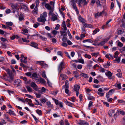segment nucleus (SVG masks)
I'll return each instance as SVG.
<instances>
[{"instance_id": "nucleus-22", "label": "nucleus", "mask_w": 125, "mask_h": 125, "mask_svg": "<svg viewBox=\"0 0 125 125\" xmlns=\"http://www.w3.org/2000/svg\"><path fill=\"white\" fill-rule=\"evenodd\" d=\"M66 31H60V32L61 33V36L63 35V36H66L67 35V34L66 33Z\"/></svg>"}, {"instance_id": "nucleus-40", "label": "nucleus", "mask_w": 125, "mask_h": 125, "mask_svg": "<svg viewBox=\"0 0 125 125\" xmlns=\"http://www.w3.org/2000/svg\"><path fill=\"white\" fill-rule=\"evenodd\" d=\"M84 56L85 58H87L88 59H90L91 58V56L90 55L85 54L84 55Z\"/></svg>"}, {"instance_id": "nucleus-50", "label": "nucleus", "mask_w": 125, "mask_h": 125, "mask_svg": "<svg viewBox=\"0 0 125 125\" xmlns=\"http://www.w3.org/2000/svg\"><path fill=\"white\" fill-rule=\"evenodd\" d=\"M116 75L119 78H121L122 76V73H118Z\"/></svg>"}, {"instance_id": "nucleus-48", "label": "nucleus", "mask_w": 125, "mask_h": 125, "mask_svg": "<svg viewBox=\"0 0 125 125\" xmlns=\"http://www.w3.org/2000/svg\"><path fill=\"white\" fill-rule=\"evenodd\" d=\"M36 97L37 98H40L41 97V95L40 94L35 93Z\"/></svg>"}, {"instance_id": "nucleus-11", "label": "nucleus", "mask_w": 125, "mask_h": 125, "mask_svg": "<svg viewBox=\"0 0 125 125\" xmlns=\"http://www.w3.org/2000/svg\"><path fill=\"white\" fill-rule=\"evenodd\" d=\"M60 77L62 78V80H65L68 77V76L65 74H61L60 75Z\"/></svg>"}, {"instance_id": "nucleus-12", "label": "nucleus", "mask_w": 125, "mask_h": 125, "mask_svg": "<svg viewBox=\"0 0 125 125\" xmlns=\"http://www.w3.org/2000/svg\"><path fill=\"white\" fill-rule=\"evenodd\" d=\"M21 83V81L20 79H17L15 80L14 81V84L15 85H17L18 86L19 85V84Z\"/></svg>"}, {"instance_id": "nucleus-42", "label": "nucleus", "mask_w": 125, "mask_h": 125, "mask_svg": "<svg viewBox=\"0 0 125 125\" xmlns=\"http://www.w3.org/2000/svg\"><path fill=\"white\" fill-rule=\"evenodd\" d=\"M42 76L44 78L46 79L47 77L46 76L45 72H42Z\"/></svg>"}, {"instance_id": "nucleus-52", "label": "nucleus", "mask_w": 125, "mask_h": 125, "mask_svg": "<svg viewBox=\"0 0 125 125\" xmlns=\"http://www.w3.org/2000/svg\"><path fill=\"white\" fill-rule=\"evenodd\" d=\"M58 66L62 67H64V63L63 62H62Z\"/></svg>"}, {"instance_id": "nucleus-60", "label": "nucleus", "mask_w": 125, "mask_h": 125, "mask_svg": "<svg viewBox=\"0 0 125 125\" xmlns=\"http://www.w3.org/2000/svg\"><path fill=\"white\" fill-rule=\"evenodd\" d=\"M117 45L118 46L121 47L123 46V44L121 42H118Z\"/></svg>"}, {"instance_id": "nucleus-58", "label": "nucleus", "mask_w": 125, "mask_h": 125, "mask_svg": "<svg viewBox=\"0 0 125 125\" xmlns=\"http://www.w3.org/2000/svg\"><path fill=\"white\" fill-rule=\"evenodd\" d=\"M6 24L7 25L11 26L13 24L12 22H7Z\"/></svg>"}, {"instance_id": "nucleus-37", "label": "nucleus", "mask_w": 125, "mask_h": 125, "mask_svg": "<svg viewBox=\"0 0 125 125\" xmlns=\"http://www.w3.org/2000/svg\"><path fill=\"white\" fill-rule=\"evenodd\" d=\"M25 75L28 76L30 77L31 78L32 73L31 72H28L26 73H25Z\"/></svg>"}, {"instance_id": "nucleus-56", "label": "nucleus", "mask_w": 125, "mask_h": 125, "mask_svg": "<svg viewBox=\"0 0 125 125\" xmlns=\"http://www.w3.org/2000/svg\"><path fill=\"white\" fill-rule=\"evenodd\" d=\"M64 67H62L58 66V70L59 71V72H61V70L63 69V68H64Z\"/></svg>"}, {"instance_id": "nucleus-51", "label": "nucleus", "mask_w": 125, "mask_h": 125, "mask_svg": "<svg viewBox=\"0 0 125 125\" xmlns=\"http://www.w3.org/2000/svg\"><path fill=\"white\" fill-rule=\"evenodd\" d=\"M21 9H25L26 6L23 4V3H21Z\"/></svg>"}, {"instance_id": "nucleus-16", "label": "nucleus", "mask_w": 125, "mask_h": 125, "mask_svg": "<svg viewBox=\"0 0 125 125\" xmlns=\"http://www.w3.org/2000/svg\"><path fill=\"white\" fill-rule=\"evenodd\" d=\"M46 103L48 107L51 108L53 107V104H52L50 101H48L46 102Z\"/></svg>"}, {"instance_id": "nucleus-45", "label": "nucleus", "mask_w": 125, "mask_h": 125, "mask_svg": "<svg viewBox=\"0 0 125 125\" xmlns=\"http://www.w3.org/2000/svg\"><path fill=\"white\" fill-rule=\"evenodd\" d=\"M39 37L43 41H46L47 40V38H46L45 37H43L41 36L40 35H39Z\"/></svg>"}, {"instance_id": "nucleus-20", "label": "nucleus", "mask_w": 125, "mask_h": 125, "mask_svg": "<svg viewBox=\"0 0 125 125\" xmlns=\"http://www.w3.org/2000/svg\"><path fill=\"white\" fill-rule=\"evenodd\" d=\"M115 86L116 87L118 88L119 89H120L121 88V83H116L115 84Z\"/></svg>"}, {"instance_id": "nucleus-38", "label": "nucleus", "mask_w": 125, "mask_h": 125, "mask_svg": "<svg viewBox=\"0 0 125 125\" xmlns=\"http://www.w3.org/2000/svg\"><path fill=\"white\" fill-rule=\"evenodd\" d=\"M23 32H22V33L25 35V33H27L28 32V30L26 29H24L22 30Z\"/></svg>"}, {"instance_id": "nucleus-7", "label": "nucleus", "mask_w": 125, "mask_h": 125, "mask_svg": "<svg viewBox=\"0 0 125 125\" xmlns=\"http://www.w3.org/2000/svg\"><path fill=\"white\" fill-rule=\"evenodd\" d=\"M30 45L33 47H34L38 49V47L37 46L38 45V44L35 43V42H31V45Z\"/></svg>"}, {"instance_id": "nucleus-41", "label": "nucleus", "mask_w": 125, "mask_h": 125, "mask_svg": "<svg viewBox=\"0 0 125 125\" xmlns=\"http://www.w3.org/2000/svg\"><path fill=\"white\" fill-rule=\"evenodd\" d=\"M87 98L88 100H92L94 99V98L93 96L90 95L87 96Z\"/></svg>"}, {"instance_id": "nucleus-57", "label": "nucleus", "mask_w": 125, "mask_h": 125, "mask_svg": "<svg viewBox=\"0 0 125 125\" xmlns=\"http://www.w3.org/2000/svg\"><path fill=\"white\" fill-rule=\"evenodd\" d=\"M6 76L7 75L6 74H5L3 75V76L1 78H2L5 80L7 81V79H6Z\"/></svg>"}, {"instance_id": "nucleus-39", "label": "nucleus", "mask_w": 125, "mask_h": 125, "mask_svg": "<svg viewBox=\"0 0 125 125\" xmlns=\"http://www.w3.org/2000/svg\"><path fill=\"white\" fill-rule=\"evenodd\" d=\"M42 66L43 68H46L48 67V66L47 64L46 63H44V62L43 63V64L42 65Z\"/></svg>"}, {"instance_id": "nucleus-15", "label": "nucleus", "mask_w": 125, "mask_h": 125, "mask_svg": "<svg viewBox=\"0 0 125 125\" xmlns=\"http://www.w3.org/2000/svg\"><path fill=\"white\" fill-rule=\"evenodd\" d=\"M73 73L74 75V77L77 78L79 76V74L77 71H73Z\"/></svg>"}, {"instance_id": "nucleus-32", "label": "nucleus", "mask_w": 125, "mask_h": 125, "mask_svg": "<svg viewBox=\"0 0 125 125\" xmlns=\"http://www.w3.org/2000/svg\"><path fill=\"white\" fill-rule=\"evenodd\" d=\"M4 35H6L7 34H8V33H7L6 32H5V31L1 30H0V34L2 35L4 34Z\"/></svg>"}, {"instance_id": "nucleus-64", "label": "nucleus", "mask_w": 125, "mask_h": 125, "mask_svg": "<svg viewBox=\"0 0 125 125\" xmlns=\"http://www.w3.org/2000/svg\"><path fill=\"white\" fill-rule=\"evenodd\" d=\"M62 46L64 47H67L68 45L66 43H65L64 42L62 43Z\"/></svg>"}, {"instance_id": "nucleus-21", "label": "nucleus", "mask_w": 125, "mask_h": 125, "mask_svg": "<svg viewBox=\"0 0 125 125\" xmlns=\"http://www.w3.org/2000/svg\"><path fill=\"white\" fill-rule=\"evenodd\" d=\"M68 82L67 80H66L65 81V83L64 85V87L65 88L68 89L69 87L68 86Z\"/></svg>"}, {"instance_id": "nucleus-63", "label": "nucleus", "mask_w": 125, "mask_h": 125, "mask_svg": "<svg viewBox=\"0 0 125 125\" xmlns=\"http://www.w3.org/2000/svg\"><path fill=\"white\" fill-rule=\"evenodd\" d=\"M22 40L23 42H29V40H26V39L22 38Z\"/></svg>"}, {"instance_id": "nucleus-46", "label": "nucleus", "mask_w": 125, "mask_h": 125, "mask_svg": "<svg viewBox=\"0 0 125 125\" xmlns=\"http://www.w3.org/2000/svg\"><path fill=\"white\" fill-rule=\"evenodd\" d=\"M1 44H2L1 47L2 48H5V49L6 48L7 46H6V44L5 43H2Z\"/></svg>"}, {"instance_id": "nucleus-53", "label": "nucleus", "mask_w": 125, "mask_h": 125, "mask_svg": "<svg viewBox=\"0 0 125 125\" xmlns=\"http://www.w3.org/2000/svg\"><path fill=\"white\" fill-rule=\"evenodd\" d=\"M57 54L58 55H60L62 57V52L61 51H59L57 52Z\"/></svg>"}, {"instance_id": "nucleus-44", "label": "nucleus", "mask_w": 125, "mask_h": 125, "mask_svg": "<svg viewBox=\"0 0 125 125\" xmlns=\"http://www.w3.org/2000/svg\"><path fill=\"white\" fill-rule=\"evenodd\" d=\"M40 24L37 22L36 23L34 24L33 25V27L35 28H37L38 26H39Z\"/></svg>"}, {"instance_id": "nucleus-29", "label": "nucleus", "mask_w": 125, "mask_h": 125, "mask_svg": "<svg viewBox=\"0 0 125 125\" xmlns=\"http://www.w3.org/2000/svg\"><path fill=\"white\" fill-rule=\"evenodd\" d=\"M26 87L28 92H32V89L30 86H27Z\"/></svg>"}, {"instance_id": "nucleus-8", "label": "nucleus", "mask_w": 125, "mask_h": 125, "mask_svg": "<svg viewBox=\"0 0 125 125\" xmlns=\"http://www.w3.org/2000/svg\"><path fill=\"white\" fill-rule=\"evenodd\" d=\"M115 111L112 110H110L108 112V114L110 116H112L115 115Z\"/></svg>"}, {"instance_id": "nucleus-30", "label": "nucleus", "mask_w": 125, "mask_h": 125, "mask_svg": "<svg viewBox=\"0 0 125 125\" xmlns=\"http://www.w3.org/2000/svg\"><path fill=\"white\" fill-rule=\"evenodd\" d=\"M124 32V30H119L117 32V34L118 35L121 34H122Z\"/></svg>"}, {"instance_id": "nucleus-36", "label": "nucleus", "mask_w": 125, "mask_h": 125, "mask_svg": "<svg viewBox=\"0 0 125 125\" xmlns=\"http://www.w3.org/2000/svg\"><path fill=\"white\" fill-rule=\"evenodd\" d=\"M36 112L40 115H42V112L41 110L37 109L36 110Z\"/></svg>"}, {"instance_id": "nucleus-10", "label": "nucleus", "mask_w": 125, "mask_h": 125, "mask_svg": "<svg viewBox=\"0 0 125 125\" xmlns=\"http://www.w3.org/2000/svg\"><path fill=\"white\" fill-rule=\"evenodd\" d=\"M79 19L80 21L83 24L85 22V20L84 19L82 18L81 16H79Z\"/></svg>"}, {"instance_id": "nucleus-43", "label": "nucleus", "mask_w": 125, "mask_h": 125, "mask_svg": "<svg viewBox=\"0 0 125 125\" xmlns=\"http://www.w3.org/2000/svg\"><path fill=\"white\" fill-rule=\"evenodd\" d=\"M31 115H32V116L33 117L34 119L35 120V121L36 122H38V121L39 120H38V119L36 118V117L32 114Z\"/></svg>"}, {"instance_id": "nucleus-18", "label": "nucleus", "mask_w": 125, "mask_h": 125, "mask_svg": "<svg viewBox=\"0 0 125 125\" xmlns=\"http://www.w3.org/2000/svg\"><path fill=\"white\" fill-rule=\"evenodd\" d=\"M45 7L48 10H51L52 9L51 7L48 3L45 5Z\"/></svg>"}, {"instance_id": "nucleus-5", "label": "nucleus", "mask_w": 125, "mask_h": 125, "mask_svg": "<svg viewBox=\"0 0 125 125\" xmlns=\"http://www.w3.org/2000/svg\"><path fill=\"white\" fill-rule=\"evenodd\" d=\"M105 14V15H106V13L105 11L104 10L102 11L101 12H98L96 13L95 16V17L97 16H101L103 14Z\"/></svg>"}, {"instance_id": "nucleus-17", "label": "nucleus", "mask_w": 125, "mask_h": 125, "mask_svg": "<svg viewBox=\"0 0 125 125\" xmlns=\"http://www.w3.org/2000/svg\"><path fill=\"white\" fill-rule=\"evenodd\" d=\"M72 6L73 7V8L75 10L76 12L77 13L79 12V11L77 9L76 7V6L75 5V4H72Z\"/></svg>"}, {"instance_id": "nucleus-25", "label": "nucleus", "mask_w": 125, "mask_h": 125, "mask_svg": "<svg viewBox=\"0 0 125 125\" xmlns=\"http://www.w3.org/2000/svg\"><path fill=\"white\" fill-rule=\"evenodd\" d=\"M81 76L83 77H84L86 78H88V77L87 74H86L82 73L81 74Z\"/></svg>"}, {"instance_id": "nucleus-3", "label": "nucleus", "mask_w": 125, "mask_h": 125, "mask_svg": "<svg viewBox=\"0 0 125 125\" xmlns=\"http://www.w3.org/2000/svg\"><path fill=\"white\" fill-rule=\"evenodd\" d=\"M109 39V38L104 39L103 41L98 43V46H102L107 42L108 41Z\"/></svg>"}, {"instance_id": "nucleus-31", "label": "nucleus", "mask_w": 125, "mask_h": 125, "mask_svg": "<svg viewBox=\"0 0 125 125\" xmlns=\"http://www.w3.org/2000/svg\"><path fill=\"white\" fill-rule=\"evenodd\" d=\"M85 122V121L79 120L78 124L80 125H84Z\"/></svg>"}, {"instance_id": "nucleus-26", "label": "nucleus", "mask_w": 125, "mask_h": 125, "mask_svg": "<svg viewBox=\"0 0 125 125\" xmlns=\"http://www.w3.org/2000/svg\"><path fill=\"white\" fill-rule=\"evenodd\" d=\"M112 20V19H110L106 23V25L107 27H110L111 26V25L109 24V23Z\"/></svg>"}, {"instance_id": "nucleus-61", "label": "nucleus", "mask_w": 125, "mask_h": 125, "mask_svg": "<svg viewBox=\"0 0 125 125\" xmlns=\"http://www.w3.org/2000/svg\"><path fill=\"white\" fill-rule=\"evenodd\" d=\"M115 60L117 61V62H119L120 61V58L119 57H118L116 58Z\"/></svg>"}, {"instance_id": "nucleus-33", "label": "nucleus", "mask_w": 125, "mask_h": 125, "mask_svg": "<svg viewBox=\"0 0 125 125\" xmlns=\"http://www.w3.org/2000/svg\"><path fill=\"white\" fill-rule=\"evenodd\" d=\"M10 115H12L13 116H15L16 115L11 110H10L9 112L8 113Z\"/></svg>"}, {"instance_id": "nucleus-35", "label": "nucleus", "mask_w": 125, "mask_h": 125, "mask_svg": "<svg viewBox=\"0 0 125 125\" xmlns=\"http://www.w3.org/2000/svg\"><path fill=\"white\" fill-rule=\"evenodd\" d=\"M99 53L98 52H96V53H93L91 54V55L97 57L98 55L99 54Z\"/></svg>"}, {"instance_id": "nucleus-13", "label": "nucleus", "mask_w": 125, "mask_h": 125, "mask_svg": "<svg viewBox=\"0 0 125 125\" xmlns=\"http://www.w3.org/2000/svg\"><path fill=\"white\" fill-rule=\"evenodd\" d=\"M80 88V86L79 85H76L74 86V90L75 91L77 92L79 90Z\"/></svg>"}, {"instance_id": "nucleus-24", "label": "nucleus", "mask_w": 125, "mask_h": 125, "mask_svg": "<svg viewBox=\"0 0 125 125\" xmlns=\"http://www.w3.org/2000/svg\"><path fill=\"white\" fill-rule=\"evenodd\" d=\"M100 31L99 29L98 28H96L93 31V34L94 35L96 33L98 32H99Z\"/></svg>"}, {"instance_id": "nucleus-4", "label": "nucleus", "mask_w": 125, "mask_h": 125, "mask_svg": "<svg viewBox=\"0 0 125 125\" xmlns=\"http://www.w3.org/2000/svg\"><path fill=\"white\" fill-rule=\"evenodd\" d=\"M31 86L36 91L38 90V87L36 84L34 82H33L31 84Z\"/></svg>"}, {"instance_id": "nucleus-54", "label": "nucleus", "mask_w": 125, "mask_h": 125, "mask_svg": "<svg viewBox=\"0 0 125 125\" xmlns=\"http://www.w3.org/2000/svg\"><path fill=\"white\" fill-rule=\"evenodd\" d=\"M35 104L36 105H42V104L41 103H40L36 99L35 100Z\"/></svg>"}, {"instance_id": "nucleus-55", "label": "nucleus", "mask_w": 125, "mask_h": 125, "mask_svg": "<svg viewBox=\"0 0 125 125\" xmlns=\"http://www.w3.org/2000/svg\"><path fill=\"white\" fill-rule=\"evenodd\" d=\"M62 40L63 42H65L67 40V38L66 37H63Z\"/></svg>"}, {"instance_id": "nucleus-9", "label": "nucleus", "mask_w": 125, "mask_h": 125, "mask_svg": "<svg viewBox=\"0 0 125 125\" xmlns=\"http://www.w3.org/2000/svg\"><path fill=\"white\" fill-rule=\"evenodd\" d=\"M37 73H34L32 74L31 76V78L33 79H36L38 78ZM36 80L37 79H36Z\"/></svg>"}, {"instance_id": "nucleus-1", "label": "nucleus", "mask_w": 125, "mask_h": 125, "mask_svg": "<svg viewBox=\"0 0 125 125\" xmlns=\"http://www.w3.org/2000/svg\"><path fill=\"white\" fill-rule=\"evenodd\" d=\"M47 16V13L46 12H44L43 14H41L40 17L37 19V21L39 22L44 23L46 21L45 18Z\"/></svg>"}, {"instance_id": "nucleus-49", "label": "nucleus", "mask_w": 125, "mask_h": 125, "mask_svg": "<svg viewBox=\"0 0 125 125\" xmlns=\"http://www.w3.org/2000/svg\"><path fill=\"white\" fill-rule=\"evenodd\" d=\"M40 80V82L41 83H46V81L42 78H41Z\"/></svg>"}, {"instance_id": "nucleus-6", "label": "nucleus", "mask_w": 125, "mask_h": 125, "mask_svg": "<svg viewBox=\"0 0 125 125\" xmlns=\"http://www.w3.org/2000/svg\"><path fill=\"white\" fill-rule=\"evenodd\" d=\"M10 6L13 9H17V6L18 4L17 3L14 4L13 3H11L10 4Z\"/></svg>"}, {"instance_id": "nucleus-27", "label": "nucleus", "mask_w": 125, "mask_h": 125, "mask_svg": "<svg viewBox=\"0 0 125 125\" xmlns=\"http://www.w3.org/2000/svg\"><path fill=\"white\" fill-rule=\"evenodd\" d=\"M97 78L99 80L102 82H103L104 81L103 77L100 75L98 76H97Z\"/></svg>"}, {"instance_id": "nucleus-2", "label": "nucleus", "mask_w": 125, "mask_h": 125, "mask_svg": "<svg viewBox=\"0 0 125 125\" xmlns=\"http://www.w3.org/2000/svg\"><path fill=\"white\" fill-rule=\"evenodd\" d=\"M105 74L109 79H114V77L112 76L113 73H111L110 71H108L107 73H105Z\"/></svg>"}, {"instance_id": "nucleus-47", "label": "nucleus", "mask_w": 125, "mask_h": 125, "mask_svg": "<svg viewBox=\"0 0 125 125\" xmlns=\"http://www.w3.org/2000/svg\"><path fill=\"white\" fill-rule=\"evenodd\" d=\"M45 98H42L41 99V102L42 103H45L46 101Z\"/></svg>"}, {"instance_id": "nucleus-62", "label": "nucleus", "mask_w": 125, "mask_h": 125, "mask_svg": "<svg viewBox=\"0 0 125 125\" xmlns=\"http://www.w3.org/2000/svg\"><path fill=\"white\" fill-rule=\"evenodd\" d=\"M0 40L2 42H4L6 41H8L6 39L2 37L0 38Z\"/></svg>"}, {"instance_id": "nucleus-28", "label": "nucleus", "mask_w": 125, "mask_h": 125, "mask_svg": "<svg viewBox=\"0 0 125 125\" xmlns=\"http://www.w3.org/2000/svg\"><path fill=\"white\" fill-rule=\"evenodd\" d=\"M4 115L5 118L6 119H7V120L9 122H11V120H10V119L9 118L8 115H6V114H5Z\"/></svg>"}, {"instance_id": "nucleus-59", "label": "nucleus", "mask_w": 125, "mask_h": 125, "mask_svg": "<svg viewBox=\"0 0 125 125\" xmlns=\"http://www.w3.org/2000/svg\"><path fill=\"white\" fill-rule=\"evenodd\" d=\"M112 93H111V94H109V93H107L106 94V97H107V98H108L110 97L109 95H112Z\"/></svg>"}, {"instance_id": "nucleus-34", "label": "nucleus", "mask_w": 125, "mask_h": 125, "mask_svg": "<svg viewBox=\"0 0 125 125\" xmlns=\"http://www.w3.org/2000/svg\"><path fill=\"white\" fill-rule=\"evenodd\" d=\"M6 71L9 76H11V72L10 71V69H8L6 70Z\"/></svg>"}, {"instance_id": "nucleus-23", "label": "nucleus", "mask_w": 125, "mask_h": 125, "mask_svg": "<svg viewBox=\"0 0 125 125\" xmlns=\"http://www.w3.org/2000/svg\"><path fill=\"white\" fill-rule=\"evenodd\" d=\"M93 42V41L91 39H88L85 40H83V42Z\"/></svg>"}, {"instance_id": "nucleus-19", "label": "nucleus", "mask_w": 125, "mask_h": 125, "mask_svg": "<svg viewBox=\"0 0 125 125\" xmlns=\"http://www.w3.org/2000/svg\"><path fill=\"white\" fill-rule=\"evenodd\" d=\"M83 25L85 27L93 28L91 24L86 23L85 22Z\"/></svg>"}, {"instance_id": "nucleus-14", "label": "nucleus", "mask_w": 125, "mask_h": 125, "mask_svg": "<svg viewBox=\"0 0 125 125\" xmlns=\"http://www.w3.org/2000/svg\"><path fill=\"white\" fill-rule=\"evenodd\" d=\"M58 19L57 16L55 14H53L52 17V19L53 21H54L57 20Z\"/></svg>"}]
</instances>
